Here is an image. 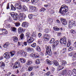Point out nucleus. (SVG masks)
Returning a JSON list of instances; mask_svg holds the SVG:
<instances>
[{"mask_svg": "<svg viewBox=\"0 0 76 76\" xmlns=\"http://www.w3.org/2000/svg\"><path fill=\"white\" fill-rule=\"evenodd\" d=\"M12 40L15 43L17 42L18 41V38L16 36L12 38Z\"/></svg>", "mask_w": 76, "mask_h": 76, "instance_id": "nucleus-15", "label": "nucleus"}, {"mask_svg": "<svg viewBox=\"0 0 76 76\" xmlns=\"http://www.w3.org/2000/svg\"><path fill=\"white\" fill-rule=\"evenodd\" d=\"M70 44H71V42L70 41H68L67 44V47H69L70 46Z\"/></svg>", "mask_w": 76, "mask_h": 76, "instance_id": "nucleus-39", "label": "nucleus"}, {"mask_svg": "<svg viewBox=\"0 0 76 76\" xmlns=\"http://www.w3.org/2000/svg\"><path fill=\"white\" fill-rule=\"evenodd\" d=\"M16 28L15 27H12V29L11 31H13V32H15L16 31Z\"/></svg>", "mask_w": 76, "mask_h": 76, "instance_id": "nucleus-45", "label": "nucleus"}, {"mask_svg": "<svg viewBox=\"0 0 76 76\" xmlns=\"http://www.w3.org/2000/svg\"><path fill=\"white\" fill-rule=\"evenodd\" d=\"M58 68L59 69V70H62V69H64V67L59 66H58Z\"/></svg>", "mask_w": 76, "mask_h": 76, "instance_id": "nucleus-38", "label": "nucleus"}, {"mask_svg": "<svg viewBox=\"0 0 76 76\" xmlns=\"http://www.w3.org/2000/svg\"><path fill=\"white\" fill-rule=\"evenodd\" d=\"M20 66V62L19 61L16 62L15 63V65L13 66V69L19 68Z\"/></svg>", "mask_w": 76, "mask_h": 76, "instance_id": "nucleus-9", "label": "nucleus"}, {"mask_svg": "<svg viewBox=\"0 0 76 76\" xmlns=\"http://www.w3.org/2000/svg\"><path fill=\"white\" fill-rule=\"evenodd\" d=\"M69 51H71V50H73V48L72 47H70L69 48Z\"/></svg>", "mask_w": 76, "mask_h": 76, "instance_id": "nucleus-57", "label": "nucleus"}, {"mask_svg": "<svg viewBox=\"0 0 76 76\" xmlns=\"http://www.w3.org/2000/svg\"><path fill=\"white\" fill-rule=\"evenodd\" d=\"M4 58H6V59H9L10 58V53L9 52L5 53L4 54Z\"/></svg>", "mask_w": 76, "mask_h": 76, "instance_id": "nucleus-8", "label": "nucleus"}, {"mask_svg": "<svg viewBox=\"0 0 76 76\" xmlns=\"http://www.w3.org/2000/svg\"><path fill=\"white\" fill-rule=\"evenodd\" d=\"M31 57H33L34 58H38L39 57V56L38 55H37L36 54H31Z\"/></svg>", "mask_w": 76, "mask_h": 76, "instance_id": "nucleus-21", "label": "nucleus"}, {"mask_svg": "<svg viewBox=\"0 0 76 76\" xmlns=\"http://www.w3.org/2000/svg\"><path fill=\"white\" fill-rule=\"evenodd\" d=\"M11 7L12 10H16V8H15V7L13 6L12 5H11Z\"/></svg>", "mask_w": 76, "mask_h": 76, "instance_id": "nucleus-31", "label": "nucleus"}, {"mask_svg": "<svg viewBox=\"0 0 76 76\" xmlns=\"http://www.w3.org/2000/svg\"><path fill=\"white\" fill-rule=\"evenodd\" d=\"M38 43L39 44H41V43L42 42V41H41V39H39L38 40Z\"/></svg>", "mask_w": 76, "mask_h": 76, "instance_id": "nucleus-56", "label": "nucleus"}, {"mask_svg": "<svg viewBox=\"0 0 76 76\" xmlns=\"http://www.w3.org/2000/svg\"><path fill=\"white\" fill-rule=\"evenodd\" d=\"M46 54L49 56H51L52 55V52H51V48L50 46H48L46 48Z\"/></svg>", "mask_w": 76, "mask_h": 76, "instance_id": "nucleus-3", "label": "nucleus"}, {"mask_svg": "<svg viewBox=\"0 0 76 76\" xmlns=\"http://www.w3.org/2000/svg\"><path fill=\"white\" fill-rule=\"evenodd\" d=\"M45 10H46L45 8H42L40 10V12H42V11L44 12V11H45Z\"/></svg>", "mask_w": 76, "mask_h": 76, "instance_id": "nucleus-46", "label": "nucleus"}, {"mask_svg": "<svg viewBox=\"0 0 76 76\" xmlns=\"http://www.w3.org/2000/svg\"><path fill=\"white\" fill-rule=\"evenodd\" d=\"M50 74H51V72H48L46 73V76H48L50 75Z\"/></svg>", "mask_w": 76, "mask_h": 76, "instance_id": "nucleus-51", "label": "nucleus"}, {"mask_svg": "<svg viewBox=\"0 0 76 76\" xmlns=\"http://www.w3.org/2000/svg\"><path fill=\"white\" fill-rule=\"evenodd\" d=\"M76 57L74 55H73L72 58L73 60H76Z\"/></svg>", "mask_w": 76, "mask_h": 76, "instance_id": "nucleus-48", "label": "nucleus"}, {"mask_svg": "<svg viewBox=\"0 0 76 76\" xmlns=\"http://www.w3.org/2000/svg\"><path fill=\"white\" fill-rule=\"evenodd\" d=\"M53 64H54V65H55V66H57L58 65H59L58 63V62L56 60L53 61Z\"/></svg>", "mask_w": 76, "mask_h": 76, "instance_id": "nucleus-22", "label": "nucleus"}, {"mask_svg": "<svg viewBox=\"0 0 76 76\" xmlns=\"http://www.w3.org/2000/svg\"><path fill=\"white\" fill-rule=\"evenodd\" d=\"M18 54L22 55L23 54L24 56H25L26 55V52H24V50H20L18 52Z\"/></svg>", "mask_w": 76, "mask_h": 76, "instance_id": "nucleus-10", "label": "nucleus"}, {"mask_svg": "<svg viewBox=\"0 0 76 76\" xmlns=\"http://www.w3.org/2000/svg\"><path fill=\"white\" fill-rule=\"evenodd\" d=\"M67 12H68V7L65 4L62 5L59 10V13H61L62 16H64Z\"/></svg>", "mask_w": 76, "mask_h": 76, "instance_id": "nucleus-2", "label": "nucleus"}, {"mask_svg": "<svg viewBox=\"0 0 76 76\" xmlns=\"http://www.w3.org/2000/svg\"><path fill=\"white\" fill-rule=\"evenodd\" d=\"M66 73V72H64V71H61L60 72L59 74V76H64V75Z\"/></svg>", "mask_w": 76, "mask_h": 76, "instance_id": "nucleus-16", "label": "nucleus"}, {"mask_svg": "<svg viewBox=\"0 0 76 76\" xmlns=\"http://www.w3.org/2000/svg\"><path fill=\"white\" fill-rule=\"evenodd\" d=\"M20 37L21 38V39H23V38H24V34L23 33L21 34L20 36Z\"/></svg>", "mask_w": 76, "mask_h": 76, "instance_id": "nucleus-34", "label": "nucleus"}, {"mask_svg": "<svg viewBox=\"0 0 76 76\" xmlns=\"http://www.w3.org/2000/svg\"><path fill=\"white\" fill-rule=\"evenodd\" d=\"M66 61H62V65L63 66H64L66 64Z\"/></svg>", "mask_w": 76, "mask_h": 76, "instance_id": "nucleus-44", "label": "nucleus"}, {"mask_svg": "<svg viewBox=\"0 0 76 76\" xmlns=\"http://www.w3.org/2000/svg\"><path fill=\"white\" fill-rule=\"evenodd\" d=\"M22 9L23 12H26L27 10V8L25 6H23Z\"/></svg>", "mask_w": 76, "mask_h": 76, "instance_id": "nucleus-25", "label": "nucleus"}, {"mask_svg": "<svg viewBox=\"0 0 76 76\" xmlns=\"http://www.w3.org/2000/svg\"><path fill=\"white\" fill-rule=\"evenodd\" d=\"M29 8L30 12H31V11H32V12H35V11L37 10V7L34 6H30Z\"/></svg>", "mask_w": 76, "mask_h": 76, "instance_id": "nucleus-11", "label": "nucleus"}, {"mask_svg": "<svg viewBox=\"0 0 76 76\" xmlns=\"http://www.w3.org/2000/svg\"><path fill=\"white\" fill-rule=\"evenodd\" d=\"M20 45H22L23 47V43L22 42H20Z\"/></svg>", "mask_w": 76, "mask_h": 76, "instance_id": "nucleus-62", "label": "nucleus"}, {"mask_svg": "<svg viewBox=\"0 0 76 76\" xmlns=\"http://www.w3.org/2000/svg\"><path fill=\"white\" fill-rule=\"evenodd\" d=\"M72 0H65L66 3H70Z\"/></svg>", "mask_w": 76, "mask_h": 76, "instance_id": "nucleus-49", "label": "nucleus"}, {"mask_svg": "<svg viewBox=\"0 0 76 76\" xmlns=\"http://www.w3.org/2000/svg\"><path fill=\"white\" fill-rule=\"evenodd\" d=\"M14 24H15V26H16L17 27H18V26H20V24L19 22L15 23H14Z\"/></svg>", "mask_w": 76, "mask_h": 76, "instance_id": "nucleus-27", "label": "nucleus"}, {"mask_svg": "<svg viewBox=\"0 0 76 76\" xmlns=\"http://www.w3.org/2000/svg\"><path fill=\"white\" fill-rule=\"evenodd\" d=\"M36 50L39 52H40L41 51V48L39 47H37L36 48Z\"/></svg>", "mask_w": 76, "mask_h": 76, "instance_id": "nucleus-37", "label": "nucleus"}, {"mask_svg": "<svg viewBox=\"0 0 76 76\" xmlns=\"http://www.w3.org/2000/svg\"><path fill=\"white\" fill-rule=\"evenodd\" d=\"M32 69H33V67H32V66H29L28 67V71H31V70H32Z\"/></svg>", "mask_w": 76, "mask_h": 76, "instance_id": "nucleus-42", "label": "nucleus"}, {"mask_svg": "<svg viewBox=\"0 0 76 76\" xmlns=\"http://www.w3.org/2000/svg\"><path fill=\"white\" fill-rule=\"evenodd\" d=\"M10 9V7H9V3H8L7 4V9Z\"/></svg>", "mask_w": 76, "mask_h": 76, "instance_id": "nucleus-53", "label": "nucleus"}, {"mask_svg": "<svg viewBox=\"0 0 76 76\" xmlns=\"http://www.w3.org/2000/svg\"><path fill=\"white\" fill-rule=\"evenodd\" d=\"M18 33H19V34H20L21 33H22V32H23V28L21 27H20L18 29Z\"/></svg>", "mask_w": 76, "mask_h": 76, "instance_id": "nucleus-23", "label": "nucleus"}, {"mask_svg": "<svg viewBox=\"0 0 76 76\" xmlns=\"http://www.w3.org/2000/svg\"><path fill=\"white\" fill-rule=\"evenodd\" d=\"M18 61L22 63H24L26 62V60L23 58H20L18 59Z\"/></svg>", "mask_w": 76, "mask_h": 76, "instance_id": "nucleus-20", "label": "nucleus"}, {"mask_svg": "<svg viewBox=\"0 0 76 76\" xmlns=\"http://www.w3.org/2000/svg\"><path fill=\"white\" fill-rule=\"evenodd\" d=\"M36 64H39V63H40V61H39V59H37L36 61Z\"/></svg>", "mask_w": 76, "mask_h": 76, "instance_id": "nucleus-40", "label": "nucleus"}, {"mask_svg": "<svg viewBox=\"0 0 76 76\" xmlns=\"http://www.w3.org/2000/svg\"><path fill=\"white\" fill-rule=\"evenodd\" d=\"M22 76H26V73H24L22 74Z\"/></svg>", "mask_w": 76, "mask_h": 76, "instance_id": "nucleus-60", "label": "nucleus"}, {"mask_svg": "<svg viewBox=\"0 0 76 76\" xmlns=\"http://www.w3.org/2000/svg\"><path fill=\"white\" fill-rule=\"evenodd\" d=\"M46 61L47 63L48 64H50V65H51V64H52L51 62V61H50L48 59L46 60Z\"/></svg>", "mask_w": 76, "mask_h": 76, "instance_id": "nucleus-29", "label": "nucleus"}, {"mask_svg": "<svg viewBox=\"0 0 76 76\" xmlns=\"http://www.w3.org/2000/svg\"><path fill=\"white\" fill-rule=\"evenodd\" d=\"M38 35L39 37H41V36L42 35V34L40 33H39Z\"/></svg>", "mask_w": 76, "mask_h": 76, "instance_id": "nucleus-64", "label": "nucleus"}, {"mask_svg": "<svg viewBox=\"0 0 76 76\" xmlns=\"http://www.w3.org/2000/svg\"><path fill=\"white\" fill-rule=\"evenodd\" d=\"M34 41V39L32 37L30 38V39H27V42L28 43H32Z\"/></svg>", "mask_w": 76, "mask_h": 76, "instance_id": "nucleus-18", "label": "nucleus"}, {"mask_svg": "<svg viewBox=\"0 0 76 76\" xmlns=\"http://www.w3.org/2000/svg\"><path fill=\"white\" fill-rule=\"evenodd\" d=\"M0 67L1 69L2 68H4L5 67V64L2 61L0 62Z\"/></svg>", "mask_w": 76, "mask_h": 76, "instance_id": "nucleus-19", "label": "nucleus"}, {"mask_svg": "<svg viewBox=\"0 0 76 76\" xmlns=\"http://www.w3.org/2000/svg\"><path fill=\"white\" fill-rule=\"evenodd\" d=\"M60 44H66V37H64L63 38L61 39L60 40Z\"/></svg>", "mask_w": 76, "mask_h": 76, "instance_id": "nucleus-5", "label": "nucleus"}, {"mask_svg": "<svg viewBox=\"0 0 76 76\" xmlns=\"http://www.w3.org/2000/svg\"><path fill=\"white\" fill-rule=\"evenodd\" d=\"M3 33L2 31V29L1 28L0 29V35H3Z\"/></svg>", "mask_w": 76, "mask_h": 76, "instance_id": "nucleus-52", "label": "nucleus"}, {"mask_svg": "<svg viewBox=\"0 0 76 76\" xmlns=\"http://www.w3.org/2000/svg\"><path fill=\"white\" fill-rule=\"evenodd\" d=\"M73 72H72V75L74 76H76V70L75 69H74L72 70Z\"/></svg>", "mask_w": 76, "mask_h": 76, "instance_id": "nucleus-24", "label": "nucleus"}, {"mask_svg": "<svg viewBox=\"0 0 76 76\" xmlns=\"http://www.w3.org/2000/svg\"><path fill=\"white\" fill-rule=\"evenodd\" d=\"M53 29L55 31H59L60 30V28H58L57 27L55 26L53 27Z\"/></svg>", "mask_w": 76, "mask_h": 76, "instance_id": "nucleus-26", "label": "nucleus"}, {"mask_svg": "<svg viewBox=\"0 0 76 76\" xmlns=\"http://www.w3.org/2000/svg\"><path fill=\"white\" fill-rule=\"evenodd\" d=\"M50 31V30L48 29H45V32H46V33H48V32H49Z\"/></svg>", "mask_w": 76, "mask_h": 76, "instance_id": "nucleus-50", "label": "nucleus"}, {"mask_svg": "<svg viewBox=\"0 0 76 76\" xmlns=\"http://www.w3.org/2000/svg\"><path fill=\"white\" fill-rule=\"evenodd\" d=\"M44 38H43V39L45 42L48 41H49L50 39V36L48 35L44 34L43 36Z\"/></svg>", "mask_w": 76, "mask_h": 76, "instance_id": "nucleus-6", "label": "nucleus"}, {"mask_svg": "<svg viewBox=\"0 0 76 76\" xmlns=\"http://www.w3.org/2000/svg\"><path fill=\"white\" fill-rule=\"evenodd\" d=\"M37 45L36 44V43H34L33 44H32L31 45V46L32 47H36V46Z\"/></svg>", "mask_w": 76, "mask_h": 76, "instance_id": "nucleus-43", "label": "nucleus"}, {"mask_svg": "<svg viewBox=\"0 0 76 76\" xmlns=\"http://www.w3.org/2000/svg\"><path fill=\"white\" fill-rule=\"evenodd\" d=\"M71 32L72 33H73V34H76V31L75 30H73V29L71 30Z\"/></svg>", "mask_w": 76, "mask_h": 76, "instance_id": "nucleus-47", "label": "nucleus"}, {"mask_svg": "<svg viewBox=\"0 0 76 76\" xmlns=\"http://www.w3.org/2000/svg\"><path fill=\"white\" fill-rule=\"evenodd\" d=\"M74 25H75V26L76 25V22H75L74 21H69L68 27L69 28H73V26Z\"/></svg>", "mask_w": 76, "mask_h": 76, "instance_id": "nucleus-4", "label": "nucleus"}, {"mask_svg": "<svg viewBox=\"0 0 76 76\" xmlns=\"http://www.w3.org/2000/svg\"><path fill=\"white\" fill-rule=\"evenodd\" d=\"M9 45V44L7 43H5L3 46L4 48H6Z\"/></svg>", "mask_w": 76, "mask_h": 76, "instance_id": "nucleus-41", "label": "nucleus"}, {"mask_svg": "<svg viewBox=\"0 0 76 76\" xmlns=\"http://www.w3.org/2000/svg\"><path fill=\"white\" fill-rule=\"evenodd\" d=\"M25 71V67H23L21 69V72H24Z\"/></svg>", "mask_w": 76, "mask_h": 76, "instance_id": "nucleus-59", "label": "nucleus"}, {"mask_svg": "<svg viewBox=\"0 0 76 76\" xmlns=\"http://www.w3.org/2000/svg\"><path fill=\"white\" fill-rule=\"evenodd\" d=\"M54 71H55V68H53L52 70V73H54Z\"/></svg>", "mask_w": 76, "mask_h": 76, "instance_id": "nucleus-61", "label": "nucleus"}, {"mask_svg": "<svg viewBox=\"0 0 76 76\" xmlns=\"http://www.w3.org/2000/svg\"><path fill=\"white\" fill-rule=\"evenodd\" d=\"M10 56L11 57H12L13 56L15 55V52L14 51H12L10 52Z\"/></svg>", "mask_w": 76, "mask_h": 76, "instance_id": "nucleus-28", "label": "nucleus"}, {"mask_svg": "<svg viewBox=\"0 0 76 76\" xmlns=\"http://www.w3.org/2000/svg\"><path fill=\"white\" fill-rule=\"evenodd\" d=\"M15 6V7H16L17 9L20 10V9H22V5H21V4L20 2L16 3Z\"/></svg>", "mask_w": 76, "mask_h": 76, "instance_id": "nucleus-7", "label": "nucleus"}, {"mask_svg": "<svg viewBox=\"0 0 76 76\" xmlns=\"http://www.w3.org/2000/svg\"><path fill=\"white\" fill-rule=\"evenodd\" d=\"M72 55H73V54L72 53H70L69 54V56H70V57H71V56H72Z\"/></svg>", "mask_w": 76, "mask_h": 76, "instance_id": "nucleus-63", "label": "nucleus"}, {"mask_svg": "<svg viewBox=\"0 0 76 76\" xmlns=\"http://www.w3.org/2000/svg\"><path fill=\"white\" fill-rule=\"evenodd\" d=\"M7 26L8 27V28H10V27L11 26H10V25L9 24H7Z\"/></svg>", "mask_w": 76, "mask_h": 76, "instance_id": "nucleus-58", "label": "nucleus"}, {"mask_svg": "<svg viewBox=\"0 0 76 76\" xmlns=\"http://www.w3.org/2000/svg\"><path fill=\"white\" fill-rule=\"evenodd\" d=\"M14 12L11 13V16L13 18L14 20H17L18 19H20V20H23L25 19V17H26V15L23 13H20L19 14V16L20 17H18V14L17 13H15Z\"/></svg>", "mask_w": 76, "mask_h": 76, "instance_id": "nucleus-1", "label": "nucleus"}, {"mask_svg": "<svg viewBox=\"0 0 76 76\" xmlns=\"http://www.w3.org/2000/svg\"><path fill=\"white\" fill-rule=\"evenodd\" d=\"M28 18L30 19H32L33 18V15L30 14L28 15Z\"/></svg>", "mask_w": 76, "mask_h": 76, "instance_id": "nucleus-35", "label": "nucleus"}, {"mask_svg": "<svg viewBox=\"0 0 76 76\" xmlns=\"http://www.w3.org/2000/svg\"><path fill=\"white\" fill-rule=\"evenodd\" d=\"M30 34L29 33H27L26 34V36L27 37V38H29L30 37Z\"/></svg>", "mask_w": 76, "mask_h": 76, "instance_id": "nucleus-33", "label": "nucleus"}, {"mask_svg": "<svg viewBox=\"0 0 76 76\" xmlns=\"http://www.w3.org/2000/svg\"><path fill=\"white\" fill-rule=\"evenodd\" d=\"M32 63V62L31 61H28L26 63V64L28 65H31V64Z\"/></svg>", "mask_w": 76, "mask_h": 76, "instance_id": "nucleus-30", "label": "nucleus"}, {"mask_svg": "<svg viewBox=\"0 0 76 76\" xmlns=\"http://www.w3.org/2000/svg\"><path fill=\"white\" fill-rule=\"evenodd\" d=\"M25 50L26 51L28 52H30L31 51H33V48H26L25 49Z\"/></svg>", "mask_w": 76, "mask_h": 76, "instance_id": "nucleus-17", "label": "nucleus"}, {"mask_svg": "<svg viewBox=\"0 0 76 76\" xmlns=\"http://www.w3.org/2000/svg\"><path fill=\"white\" fill-rule=\"evenodd\" d=\"M2 33L3 34V33H4L5 32V31H6V29L5 28H3L2 29Z\"/></svg>", "mask_w": 76, "mask_h": 76, "instance_id": "nucleus-55", "label": "nucleus"}, {"mask_svg": "<svg viewBox=\"0 0 76 76\" xmlns=\"http://www.w3.org/2000/svg\"><path fill=\"white\" fill-rule=\"evenodd\" d=\"M23 44L25 46H26V45H28V44H27V42H23Z\"/></svg>", "mask_w": 76, "mask_h": 76, "instance_id": "nucleus-54", "label": "nucleus"}, {"mask_svg": "<svg viewBox=\"0 0 76 76\" xmlns=\"http://www.w3.org/2000/svg\"><path fill=\"white\" fill-rule=\"evenodd\" d=\"M38 1V0H31L32 3H36Z\"/></svg>", "mask_w": 76, "mask_h": 76, "instance_id": "nucleus-36", "label": "nucleus"}, {"mask_svg": "<svg viewBox=\"0 0 76 76\" xmlns=\"http://www.w3.org/2000/svg\"><path fill=\"white\" fill-rule=\"evenodd\" d=\"M58 41H56L53 44V50H54V48L56 47L57 45H58Z\"/></svg>", "mask_w": 76, "mask_h": 76, "instance_id": "nucleus-13", "label": "nucleus"}, {"mask_svg": "<svg viewBox=\"0 0 76 76\" xmlns=\"http://www.w3.org/2000/svg\"><path fill=\"white\" fill-rule=\"evenodd\" d=\"M55 41V39H54L53 38L50 41V44H52V43H53Z\"/></svg>", "mask_w": 76, "mask_h": 76, "instance_id": "nucleus-32", "label": "nucleus"}, {"mask_svg": "<svg viewBox=\"0 0 76 76\" xmlns=\"http://www.w3.org/2000/svg\"><path fill=\"white\" fill-rule=\"evenodd\" d=\"M28 25H29V23L27 22H23L22 24V26L25 28H27Z\"/></svg>", "mask_w": 76, "mask_h": 76, "instance_id": "nucleus-14", "label": "nucleus"}, {"mask_svg": "<svg viewBox=\"0 0 76 76\" xmlns=\"http://www.w3.org/2000/svg\"><path fill=\"white\" fill-rule=\"evenodd\" d=\"M61 21L62 22V24L64 25H67V21L64 18H61Z\"/></svg>", "mask_w": 76, "mask_h": 76, "instance_id": "nucleus-12", "label": "nucleus"}]
</instances>
